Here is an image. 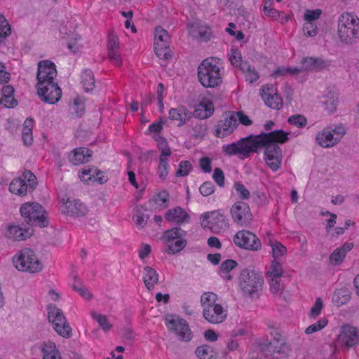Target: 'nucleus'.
Here are the masks:
<instances>
[{"instance_id":"1a4fd4ad","label":"nucleus","mask_w":359,"mask_h":359,"mask_svg":"<svg viewBox=\"0 0 359 359\" xmlns=\"http://www.w3.org/2000/svg\"><path fill=\"white\" fill-rule=\"evenodd\" d=\"M48 319L55 331L65 338L72 336V328L67 321L63 311L55 304L48 306Z\"/></svg>"},{"instance_id":"603ef678","label":"nucleus","mask_w":359,"mask_h":359,"mask_svg":"<svg viewBox=\"0 0 359 359\" xmlns=\"http://www.w3.org/2000/svg\"><path fill=\"white\" fill-rule=\"evenodd\" d=\"M156 141L158 143V147L161 151V154L160 156L167 157L170 156L171 150L168 145L166 140L163 137H158L156 139Z\"/></svg>"},{"instance_id":"72a5a7b5","label":"nucleus","mask_w":359,"mask_h":359,"mask_svg":"<svg viewBox=\"0 0 359 359\" xmlns=\"http://www.w3.org/2000/svg\"><path fill=\"white\" fill-rule=\"evenodd\" d=\"M147 212V208L144 205H141L137 208V212L133 217V219L138 227L143 228L147 224V221L149 219V215Z\"/></svg>"},{"instance_id":"a211bd4d","label":"nucleus","mask_w":359,"mask_h":359,"mask_svg":"<svg viewBox=\"0 0 359 359\" xmlns=\"http://www.w3.org/2000/svg\"><path fill=\"white\" fill-rule=\"evenodd\" d=\"M260 95L269 108L278 110L283 106L282 98L276 93L272 86H264L260 90Z\"/></svg>"},{"instance_id":"c756f323","label":"nucleus","mask_w":359,"mask_h":359,"mask_svg":"<svg viewBox=\"0 0 359 359\" xmlns=\"http://www.w3.org/2000/svg\"><path fill=\"white\" fill-rule=\"evenodd\" d=\"M316 140L320 147L324 148L332 147L339 142V139L334 137V134L331 131L318 133Z\"/></svg>"},{"instance_id":"aec40b11","label":"nucleus","mask_w":359,"mask_h":359,"mask_svg":"<svg viewBox=\"0 0 359 359\" xmlns=\"http://www.w3.org/2000/svg\"><path fill=\"white\" fill-rule=\"evenodd\" d=\"M57 74L55 65L53 62L46 60L38 62L37 82L54 79Z\"/></svg>"},{"instance_id":"0e129e2a","label":"nucleus","mask_w":359,"mask_h":359,"mask_svg":"<svg viewBox=\"0 0 359 359\" xmlns=\"http://www.w3.org/2000/svg\"><path fill=\"white\" fill-rule=\"evenodd\" d=\"M323 307V300L320 297H318L316 300L313 306L311 309L310 316L314 318L318 316L321 313Z\"/></svg>"},{"instance_id":"412c9836","label":"nucleus","mask_w":359,"mask_h":359,"mask_svg":"<svg viewBox=\"0 0 359 359\" xmlns=\"http://www.w3.org/2000/svg\"><path fill=\"white\" fill-rule=\"evenodd\" d=\"M169 118L172 121H177L178 127L185 125L191 118L192 112L184 106H179L172 108L168 112Z\"/></svg>"},{"instance_id":"680f3d73","label":"nucleus","mask_w":359,"mask_h":359,"mask_svg":"<svg viewBox=\"0 0 359 359\" xmlns=\"http://www.w3.org/2000/svg\"><path fill=\"white\" fill-rule=\"evenodd\" d=\"M241 54L237 49H232L229 55V60L233 67H238L242 61Z\"/></svg>"},{"instance_id":"c85d7f7f","label":"nucleus","mask_w":359,"mask_h":359,"mask_svg":"<svg viewBox=\"0 0 359 359\" xmlns=\"http://www.w3.org/2000/svg\"><path fill=\"white\" fill-rule=\"evenodd\" d=\"M214 107L212 104H205L203 102L199 103L192 112V117L194 116L197 118L205 119L210 117L214 112Z\"/></svg>"},{"instance_id":"4468645a","label":"nucleus","mask_w":359,"mask_h":359,"mask_svg":"<svg viewBox=\"0 0 359 359\" xmlns=\"http://www.w3.org/2000/svg\"><path fill=\"white\" fill-rule=\"evenodd\" d=\"M233 242L236 245L250 251H258L262 248L259 238L247 230L238 231L233 237Z\"/></svg>"},{"instance_id":"e2e57ef3","label":"nucleus","mask_w":359,"mask_h":359,"mask_svg":"<svg viewBox=\"0 0 359 359\" xmlns=\"http://www.w3.org/2000/svg\"><path fill=\"white\" fill-rule=\"evenodd\" d=\"M72 114H75L77 117H81L85 111L84 105L80 104L77 99L74 100V104L70 107Z\"/></svg>"},{"instance_id":"f257e3e1","label":"nucleus","mask_w":359,"mask_h":359,"mask_svg":"<svg viewBox=\"0 0 359 359\" xmlns=\"http://www.w3.org/2000/svg\"><path fill=\"white\" fill-rule=\"evenodd\" d=\"M287 133L276 130L269 133L261 132L259 135L250 134L236 142L222 146V151L228 156L238 155L244 160L252 153H258L264 149V158L266 165L273 170H278L282 162V149L278 145L288 140Z\"/></svg>"},{"instance_id":"20e7f679","label":"nucleus","mask_w":359,"mask_h":359,"mask_svg":"<svg viewBox=\"0 0 359 359\" xmlns=\"http://www.w3.org/2000/svg\"><path fill=\"white\" fill-rule=\"evenodd\" d=\"M263 283L262 273L252 267L243 269L238 277L239 286L245 297H252L255 294L262 290Z\"/></svg>"},{"instance_id":"a18cd8bd","label":"nucleus","mask_w":359,"mask_h":359,"mask_svg":"<svg viewBox=\"0 0 359 359\" xmlns=\"http://www.w3.org/2000/svg\"><path fill=\"white\" fill-rule=\"evenodd\" d=\"M327 320L326 318H320L314 324L309 325L305 330V333L311 334L318 331L321 330L327 325Z\"/></svg>"},{"instance_id":"79ce46f5","label":"nucleus","mask_w":359,"mask_h":359,"mask_svg":"<svg viewBox=\"0 0 359 359\" xmlns=\"http://www.w3.org/2000/svg\"><path fill=\"white\" fill-rule=\"evenodd\" d=\"M283 269L282 264L276 259H273L271 262L270 269L267 272V275L269 277L280 278L283 276Z\"/></svg>"},{"instance_id":"39448f33","label":"nucleus","mask_w":359,"mask_h":359,"mask_svg":"<svg viewBox=\"0 0 359 359\" xmlns=\"http://www.w3.org/2000/svg\"><path fill=\"white\" fill-rule=\"evenodd\" d=\"M359 19L353 15L344 13L338 20V34L341 41L351 44L359 38Z\"/></svg>"},{"instance_id":"052dcab7","label":"nucleus","mask_w":359,"mask_h":359,"mask_svg":"<svg viewBox=\"0 0 359 359\" xmlns=\"http://www.w3.org/2000/svg\"><path fill=\"white\" fill-rule=\"evenodd\" d=\"M322 13L320 9L307 10L304 13V18L306 22H313L318 19Z\"/></svg>"},{"instance_id":"ea45409f","label":"nucleus","mask_w":359,"mask_h":359,"mask_svg":"<svg viewBox=\"0 0 359 359\" xmlns=\"http://www.w3.org/2000/svg\"><path fill=\"white\" fill-rule=\"evenodd\" d=\"M81 39V36L78 34L72 33L68 36L67 47L73 53H76L79 51L80 46L79 41Z\"/></svg>"},{"instance_id":"6e6d98bb","label":"nucleus","mask_w":359,"mask_h":359,"mask_svg":"<svg viewBox=\"0 0 359 359\" xmlns=\"http://www.w3.org/2000/svg\"><path fill=\"white\" fill-rule=\"evenodd\" d=\"M235 190L236 191L238 197L242 199H248L250 196L249 190L241 182H236L234 184Z\"/></svg>"},{"instance_id":"6ab92c4d","label":"nucleus","mask_w":359,"mask_h":359,"mask_svg":"<svg viewBox=\"0 0 359 359\" xmlns=\"http://www.w3.org/2000/svg\"><path fill=\"white\" fill-rule=\"evenodd\" d=\"M203 316L210 323L219 324L226 318L227 314L222 305L218 304L213 305V306L205 307V309H203Z\"/></svg>"},{"instance_id":"bf43d9fd","label":"nucleus","mask_w":359,"mask_h":359,"mask_svg":"<svg viewBox=\"0 0 359 359\" xmlns=\"http://www.w3.org/2000/svg\"><path fill=\"white\" fill-rule=\"evenodd\" d=\"M212 178L215 182L220 187H223L225 184V177L224 172L221 168H216L214 170V173L212 175Z\"/></svg>"},{"instance_id":"b1692460","label":"nucleus","mask_w":359,"mask_h":359,"mask_svg":"<svg viewBox=\"0 0 359 359\" xmlns=\"http://www.w3.org/2000/svg\"><path fill=\"white\" fill-rule=\"evenodd\" d=\"M32 235L31 229L21 228L18 226H9L7 229L6 236L14 241H24L30 238Z\"/></svg>"},{"instance_id":"e433bc0d","label":"nucleus","mask_w":359,"mask_h":359,"mask_svg":"<svg viewBox=\"0 0 359 359\" xmlns=\"http://www.w3.org/2000/svg\"><path fill=\"white\" fill-rule=\"evenodd\" d=\"M170 36L168 32L161 27H156L155 29V42L154 43L169 45Z\"/></svg>"},{"instance_id":"bb28decb","label":"nucleus","mask_w":359,"mask_h":359,"mask_svg":"<svg viewBox=\"0 0 359 359\" xmlns=\"http://www.w3.org/2000/svg\"><path fill=\"white\" fill-rule=\"evenodd\" d=\"M325 67V61L321 58L305 57L302 60L303 71H319Z\"/></svg>"},{"instance_id":"8fccbe9b","label":"nucleus","mask_w":359,"mask_h":359,"mask_svg":"<svg viewBox=\"0 0 359 359\" xmlns=\"http://www.w3.org/2000/svg\"><path fill=\"white\" fill-rule=\"evenodd\" d=\"M338 102L337 96L334 93L330 94V96H327V100L325 101L326 110L330 114L334 113L336 111Z\"/></svg>"},{"instance_id":"7ed1b4c3","label":"nucleus","mask_w":359,"mask_h":359,"mask_svg":"<svg viewBox=\"0 0 359 359\" xmlns=\"http://www.w3.org/2000/svg\"><path fill=\"white\" fill-rule=\"evenodd\" d=\"M213 57L203 60L198 67V78L205 88H214L222 83L220 68L213 63Z\"/></svg>"},{"instance_id":"dca6fc26","label":"nucleus","mask_w":359,"mask_h":359,"mask_svg":"<svg viewBox=\"0 0 359 359\" xmlns=\"http://www.w3.org/2000/svg\"><path fill=\"white\" fill-rule=\"evenodd\" d=\"M238 123L234 117V114L229 112V115L220 120L215 126L213 134L219 138H223L233 133Z\"/></svg>"},{"instance_id":"5fc2aeb1","label":"nucleus","mask_w":359,"mask_h":359,"mask_svg":"<svg viewBox=\"0 0 359 359\" xmlns=\"http://www.w3.org/2000/svg\"><path fill=\"white\" fill-rule=\"evenodd\" d=\"M303 31L307 36H315L318 34V27L313 22H306L304 24Z\"/></svg>"},{"instance_id":"3c124183","label":"nucleus","mask_w":359,"mask_h":359,"mask_svg":"<svg viewBox=\"0 0 359 359\" xmlns=\"http://www.w3.org/2000/svg\"><path fill=\"white\" fill-rule=\"evenodd\" d=\"M210 349V346L202 345L196 349L195 353L199 359H210L212 357Z\"/></svg>"},{"instance_id":"f704fd0d","label":"nucleus","mask_w":359,"mask_h":359,"mask_svg":"<svg viewBox=\"0 0 359 359\" xmlns=\"http://www.w3.org/2000/svg\"><path fill=\"white\" fill-rule=\"evenodd\" d=\"M72 289L77 292L83 299L90 300L93 297V294L88 291V290L83 285V283L80 280L74 277V281L72 283Z\"/></svg>"},{"instance_id":"4d7b16f0","label":"nucleus","mask_w":359,"mask_h":359,"mask_svg":"<svg viewBox=\"0 0 359 359\" xmlns=\"http://www.w3.org/2000/svg\"><path fill=\"white\" fill-rule=\"evenodd\" d=\"M95 169L90 167H86L82 169L81 173L79 175V177L81 181L88 182L94 179L95 175Z\"/></svg>"},{"instance_id":"f8f14e48","label":"nucleus","mask_w":359,"mask_h":359,"mask_svg":"<svg viewBox=\"0 0 359 359\" xmlns=\"http://www.w3.org/2000/svg\"><path fill=\"white\" fill-rule=\"evenodd\" d=\"M233 221L241 226H248L253 219L250 206L248 203L240 201L235 203L230 209Z\"/></svg>"},{"instance_id":"58836bf2","label":"nucleus","mask_w":359,"mask_h":359,"mask_svg":"<svg viewBox=\"0 0 359 359\" xmlns=\"http://www.w3.org/2000/svg\"><path fill=\"white\" fill-rule=\"evenodd\" d=\"M91 316L97 322L103 331L108 332L112 328L113 325L109 323L107 317L105 315L97 313L93 311L91 313Z\"/></svg>"},{"instance_id":"49530a36","label":"nucleus","mask_w":359,"mask_h":359,"mask_svg":"<svg viewBox=\"0 0 359 359\" xmlns=\"http://www.w3.org/2000/svg\"><path fill=\"white\" fill-rule=\"evenodd\" d=\"M192 170V165L189 161H182L178 165V169L176 171V176L184 177L189 175Z\"/></svg>"},{"instance_id":"ddd939ff","label":"nucleus","mask_w":359,"mask_h":359,"mask_svg":"<svg viewBox=\"0 0 359 359\" xmlns=\"http://www.w3.org/2000/svg\"><path fill=\"white\" fill-rule=\"evenodd\" d=\"M337 343L348 350L356 346L359 343L358 329L349 324L342 325L337 338Z\"/></svg>"},{"instance_id":"774afa93","label":"nucleus","mask_w":359,"mask_h":359,"mask_svg":"<svg viewBox=\"0 0 359 359\" xmlns=\"http://www.w3.org/2000/svg\"><path fill=\"white\" fill-rule=\"evenodd\" d=\"M122 337L124 340L133 342L135 339V334L130 327H125L122 330Z\"/></svg>"},{"instance_id":"4be33fe9","label":"nucleus","mask_w":359,"mask_h":359,"mask_svg":"<svg viewBox=\"0 0 359 359\" xmlns=\"http://www.w3.org/2000/svg\"><path fill=\"white\" fill-rule=\"evenodd\" d=\"M92 157V151L85 147L74 149L69 156V161L74 165H78L90 161Z\"/></svg>"},{"instance_id":"2eb2a0df","label":"nucleus","mask_w":359,"mask_h":359,"mask_svg":"<svg viewBox=\"0 0 359 359\" xmlns=\"http://www.w3.org/2000/svg\"><path fill=\"white\" fill-rule=\"evenodd\" d=\"M262 351L269 352L271 355L276 358L287 357L290 351V347L286 344L283 339H281L280 334H276L273 341H266L259 345Z\"/></svg>"},{"instance_id":"393cba45","label":"nucleus","mask_w":359,"mask_h":359,"mask_svg":"<svg viewBox=\"0 0 359 359\" xmlns=\"http://www.w3.org/2000/svg\"><path fill=\"white\" fill-rule=\"evenodd\" d=\"M353 244L352 243H345L342 246L337 248L330 256V262L334 266L341 264L346 253L352 250Z\"/></svg>"},{"instance_id":"423d86ee","label":"nucleus","mask_w":359,"mask_h":359,"mask_svg":"<svg viewBox=\"0 0 359 359\" xmlns=\"http://www.w3.org/2000/svg\"><path fill=\"white\" fill-rule=\"evenodd\" d=\"M15 267L20 271L35 273L40 272L43 264L34 251L30 248L20 250L13 258Z\"/></svg>"},{"instance_id":"0eeeda50","label":"nucleus","mask_w":359,"mask_h":359,"mask_svg":"<svg viewBox=\"0 0 359 359\" xmlns=\"http://www.w3.org/2000/svg\"><path fill=\"white\" fill-rule=\"evenodd\" d=\"M186 235L187 231L178 226L165 231L162 240L167 245L166 253L175 255L182 251L187 244Z\"/></svg>"},{"instance_id":"864d4df0","label":"nucleus","mask_w":359,"mask_h":359,"mask_svg":"<svg viewBox=\"0 0 359 359\" xmlns=\"http://www.w3.org/2000/svg\"><path fill=\"white\" fill-rule=\"evenodd\" d=\"M108 53L118 51L119 50V41L116 35L113 33H110L108 37L107 43Z\"/></svg>"},{"instance_id":"69168bd1","label":"nucleus","mask_w":359,"mask_h":359,"mask_svg":"<svg viewBox=\"0 0 359 359\" xmlns=\"http://www.w3.org/2000/svg\"><path fill=\"white\" fill-rule=\"evenodd\" d=\"M238 263L233 259H226L220 265V269L223 273H229L232 269L236 268Z\"/></svg>"},{"instance_id":"7c9ffc66","label":"nucleus","mask_w":359,"mask_h":359,"mask_svg":"<svg viewBox=\"0 0 359 359\" xmlns=\"http://www.w3.org/2000/svg\"><path fill=\"white\" fill-rule=\"evenodd\" d=\"M9 191L19 196H25L28 192L27 184L25 183V180H22L21 177L14 179L9 185Z\"/></svg>"},{"instance_id":"37998d69","label":"nucleus","mask_w":359,"mask_h":359,"mask_svg":"<svg viewBox=\"0 0 359 359\" xmlns=\"http://www.w3.org/2000/svg\"><path fill=\"white\" fill-rule=\"evenodd\" d=\"M11 33V28L5 17L0 14V43Z\"/></svg>"},{"instance_id":"13d9d810","label":"nucleus","mask_w":359,"mask_h":359,"mask_svg":"<svg viewBox=\"0 0 359 359\" xmlns=\"http://www.w3.org/2000/svg\"><path fill=\"white\" fill-rule=\"evenodd\" d=\"M199 191L203 196H208L214 193L215 185L210 181L205 182L199 187Z\"/></svg>"},{"instance_id":"f3484780","label":"nucleus","mask_w":359,"mask_h":359,"mask_svg":"<svg viewBox=\"0 0 359 359\" xmlns=\"http://www.w3.org/2000/svg\"><path fill=\"white\" fill-rule=\"evenodd\" d=\"M88 209L86 206L79 200H70L67 198L64 203L62 212L64 215L72 217H81L87 214Z\"/></svg>"},{"instance_id":"a878e982","label":"nucleus","mask_w":359,"mask_h":359,"mask_svg":"<svg viewBox=\"0 0 359 359\" xmlns=\"http://www.w3.org/2000/svg\"><path fill=\"white\" fill-rule=\"evenodd\" d=\"M143 281L149 290H152L158 281V274L156 271L150 267L145 266L143 270Z\"/></svg>"},{"instance_id":"4c0bfd02","label":"nucleus","mask_w":359,"mask_h":359,"mask_svg":"<svg viewBox=\"0 0 359 359\" xmlns=\"http://www.w3.org/2000/svg\"><path fill=\"white\" fill-rule=\"evenodd\" d=\"M22 180H25L27 184L29 192H32L38 184L36 176L30 170H25L22 176Z\"/></svg>"},{"instance_id":"5701e85b","label":"nucleus","mask_w":359,"mask_h":359,"mask_svg":"<svg viewBox=\"0 0 359 359\" xmlns=\"http://www.w3.org/2000/svg\"><path fill=\"white\" fill-rule=\"evenodd\" d=\"M165 218L170 222L181 224L189 222L190 217L184 209L180 207H175L166 212Z\"/></svg>"},{"instance_id":"c03bdc74","label":"nucleus","mask_w":359,"mask_h":359,"mask_svg":"<svg viewBox=\"0 0 359 359\" xmlns=\"http://www.w3.org/2000/svg\"><path fill=\"white\" fill-rule=\"evenodd\" d=\"M269 245L272 248L273 257L276 259L278 256H282L287 252V248L278 241L272 242L271 239L269 241Z\"/></svg>"},{"instance_id":"6e6552de","label":"nucleus","mask_w":359,"mask_h":359,"mask_svg":"<svg viewBox=\"0 0 359 359\" xmlns=\"http://www.w3.org/2000/svg\"><path fill=\"white\" fill-rule=\"evenodd\" d=\"M200 221L203 229L208 228L214 233L225 231L229 228V219L218 210L203 213Z\"/></svg>"},{"instance_id":"338daca9","label":"nucleus","mask_w":359,"mask_h":359,"mask_svg":"<svg viewBox=\"0 0 359 359\" xmlns=\"http://www.w3.org/2000/svg\"><path fill=\"white\" fill-rule=\"evenodd\" d=\"M232 114H234V117L236 118V120L238 119L239 123L244 126H250L252 123V121L249 118V117L245 115L243 111H237V112H232Z\"/></svg>"},{"instance_id":"f03ea898","label":"nucleus","mask_w":359,"mask_h":359,"mask_svg":"<svg viewBox=\"0 0 359 359\" xmlns=\"http://www.w3.org/2000/svg\"><path fill=\"white\" fill-rule=\"evenodd\" d=\"M20 212L25 222L30 226L44 228L49 225L48 212L39 203H23L20 208Z\"/></svg>"},{"instance_id":"a19ab883","label":"nucleus","mask_w":359,"mask_h":359,"mask_svg":"<svg viewBox=\"0 0 359 359\" xmlns=\"http://www.w3.org/2000/svg\"><path fill=\"white\" fill-rule=\"evenodd\" d=\"M217 295L213 292H204L201 297V305L205 309L207 306H213L216 305Z\"/></svg>"},{"instance_id":"09e8293b","label":"nucleus","mask_w":359,"mask_h":359,"mask_svg":"<svg viewBox=\"0 0 359 359\" xmlns=\"http://www.w3.org/2000/svg\"><path fill=\"white\" fill-rule=\"evenodd\" d=\"M287 123L297 128H303L307 123L306 117L302 114L292 115L287 119Z\"/></svg>"},{"instance_id":"2f4dec72","label":"nucleus","mask_w":359,"mask_h":359,"mask_svg":"<svg viewBox=\"0 0 359 359\" xmlns=\"http://www.w3.org/2000/svg\"><path fill=\"white\" fill-rule=\"evenodd\" d=\"M351 299L350 292L347 289H337L332 296V301L336 306L346 304Z\"/></svg>"},{"instance_id":"de8ad7c7","label":"nucleus","mask_w":359,"mask_h":359,"mask_svg":"<svg viewBox=\"0 0 359 359\" xmlns=\"http://www.w3.org/2000/svg\"><path fill=\"white\" fill-rule=\"evenodd\" d=\"M168 158L164 156H160L159 158V165H158V173L159 177L161 180H165L168 175Z\"/></svg>"},{"instance_id":"473e14b6","label":"nucleus","mask_w":359,"mask_h":359,"mask_svg":"<svg viewBox=\"0 0 359 359\" xmlns=\"http://www.w3.org/2000/svg\"><path fill=\"white\" fill-rule=\"evenodd\" d=\"M81 83L86 92H90L95 88V79L93 72L90 69H86L81 74Z\"/></svg>"},{"instance_id":"cd10ccee","label":"nucleus","mask_w":359,"mask_h":359,"mask_svg":"<svg viewBox=\"0 0 359 359\" xmlns=\"http://www.w3.org/2000/svg\"><path fill=\"white\" fill-rule=\"evenodd\" d=\"M41 351L43 353L42 359H62L61 354L53 342H43Z\"/></svg>"},{"instance_id":"9d476101","label":"nucleus","mask_w":359,"mask_h":359,"mask_svg":"<svg viewBox=\"0 0 359 359\" xmlns=\"http://www.w3.org/2000/svg\"><path fill=\"white\" fill-rule=\"evenodd\" d=\"M36 88L41 100L46 103L53 104L61 98L62 90L54 79L38 81Z\"/></svg>"},{"instance_id":"c9c22d12","label":"nucleus","mask_w":359,"mask_h":359,"mask_svg":"<svg viewBox=\"0 0 359 359\" xmlns=\"http://www.w3.org/2000/svg\"><path fill=\"white\" fill-rule=\"evenodd\" d=\"M154 51L160 59L168 60L172 57L169 45L154 43Z\"/></svg>"},{"instance_id":"9b49d317","label":"nucleus","mask_w":359,"mask_h":359,"mask_svg":"<svg viewBox=\"0 0 359 359\" xmlns=\"http://www.w3.org/2000/svg\"><path fill=\"white\" fill-rule=\"evenodd\" d=\"M165 323L168 329L173 332L180 341L187 342L192 339V332L184 319L170 314L165 316Z\"/></svg>"}]
</instances>
